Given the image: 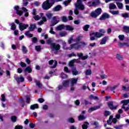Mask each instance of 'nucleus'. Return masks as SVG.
Returning <instances> with one entry per match:
<instances>
[{"label":"nucleus","instance_id":"nucleus-55","mask_svg":"<svg viewBox=\"0 0 129 129\" xmlns=\"http://www.w3.org/2000/svg\"><path fill=\"white\" fill-rule=\"evenodd\" d=\"M118 38L120 41H123V40H124V35H119Z\"/></svg>","mask_w":129,"mask_h":129},{"label":"nucleus","instance_id":"nucleus-36","mask_svg":"<svg viewBox=\"0 0 129 129\" xmlns=\"http://www.w3.org/2000/svg\"><path fill=\"white\" fill-rule=\"evenodd\" d=\"M25 35L27 36L28 38H32L33 37V34L30 33V32L27 31L25 33Z\"/></svg>","mask_w":129,"mask_h":129},{"label":"nucleus","instance_id":"nucleus-6","mask_svg":"<svg viewBox=\"0 0 129 129\" xmlns=\"http://www.w3.org/2000/svg\"><path fill=\"white\" fill-rule=\"evenodd\" d=\"M102 12V10L101 9V8H98L95 10V11L92 12L90 16L92 17V18H96L98 17V16L101 14Z\"/></svg>","mask_w":129,"mask_h":129},{"label":"nucleus","instance_id":"nucleus-41","mask_svg":"<svg viewBox=\"0 0 129 129\" xmlns=\"http://www.w3.org/2000/svg\"><path fill=\"white\" fill-rule=\"evenodd\" d=\"M10 26L11 27V30H13V31H15L16 30L17 26H16V24L15 23H12L10 24Z\"/></svg>","mask_w":129,"mask_h":129},{"label":"nucleus","instance_id":"nucleus-25","mask_svg":"<svg viewBox=\"0 0 129 129\" xmlns=\"http://www.w3.org/2000/svg\"><path fill=\"white\" fill-rule=\"evenodd\" d=\"M22 10L23 12H24V13H25V17H29V13H28V9H26V8L25 7H23L22 8Z\"/></svg>","mask_w":129,"mask_h":129},{"label":"nucleus","instance_id":"nucleus-15","mask_svg":"<svg viewBox=\"0 0 129 129\" xmlns=\"http://www.w3.org/2000/svg\"><path fill=\"white\" fill-rule=\"evenodd\" d=\"M48 64L49 65L54 64L53 66L51 67V68H56V66H57V61L56 60H50L49 61Z\"/></svg>","mask_w":129,"mask_h":129},{"label":"nucleus","instance_id":"nucleus-16","mask_svg":"<svg viewBox=\"0 0 129 129\" xmlns=\"http://www.w3.org/2000/svg\"><path fill=\"white\" fill-rule=\"evenodd\" d=\"M71 81V86H73L75 84L77 83L78 81V78H72L70 80Z\"/></svg>","mask_w":129,"mask_h":129},{"label":"nucleus","instance_id":"nucleus-11","mask_svg":"<svg viewBox=\"0 0 129 129\" xmlns=\"http://www.w3.org/2000/svg\"><path fill=\"white\" fill-rule=\"evenodd\" d=\"M14 78L18 82V84H20V82H24L25 81V78L23 76H20V77H18V75L17 74L14 75Z\"/></svg>","mask_w":129,"mask_h":129},{"label":"nucleus","instance_id":"nucleus-12","mask_svg":"<svg viewBox=\"0 0 129 129\" xmlns=\"http://www.w3.org/2000/svg\"><path fill=\"white\" fill-rule=\"evenodd\" d=\"M59 17L58 16H54L51 20L52 24L51 25V27H53L55 26V25H56V24H58L59 23Z\"/></svg>","mask_w":129,"mask_h":129},{"label":"nucleus","instance_id":"nucleus-32","mask_svg":"<svg viewBox=\"0 0 129 129\" xmlns=\"http://www.w3.org/2000/svg\"><path fill=\"white\" fill-rule=\"evenodd\" d=\"M69 82L70 81L69 80H67V81H64L62 82V85L64 87H67V86H68V85H69Z\"/></svg>","mask_w":129,"mask_h":129},{"label":"nucleus","instance_id":"nucleus-31","mask_svg":"<svg viewBox=\"0 0 129 129\" xmlns=\"http://www.w3.org/2000/svg\"><path fill=\"white\" fill-rule=\"evenodd\" d=\"M24 72L26 73V72H28V73H31L32 72V68L30 67H27L26 68V69L24 70Z\"/></svg>","mask_w":129,"mask_h":129},{"label":"nucleus","instance_id":"nucleus-64","mask_svg":"<svg viewBox=\"0 0 129 129\" xmlns=\"http://www.w3.org/2000/svg\"><path fill=\"white\" fill-rule=\"evenodd\" d=\"M15 129H23V126L16 125Z\"/></svg>","mask_w":129,"mask_h":129},{"label":"nucleus","instance_id":"nucleus-14","mask_svg":"<svg viewBox=\"0 0 129 129\" xmlns=\"http://www.w3.org/2000/svg\"><path fill=\"white\" fill-rule=\"evenodd\" d=\"M14 10L16 11V14L17 15H19V16H22L23 15V11L22 10H19V7L18 6H15L14 7Z\"/></svg>","mask_w":129,"mask_h":129},{"label":"nucleus","instance_id":"nucleus-24","mask_svg":"<svg viewBox=\"0 0 129 129\" xmlns=\"http://www.w3.org/2000/svg\"><path fill=\"white\" fill-rule=\"evenodd\" d=\"M35 84L36 86H38V88H42V87H43V85H42L40 81L36 80Z\"/></svg>","mask_w":129,"mask_h":129},{"label":"nucleus","instance_id":"nucleus-60","mask_svg":"<svg viewBox=\"0 0 129 129\" xmlns=\"http://www.w3.org/2000/svg\"><path fill=\"white\" fill-rule=\"evenodd\" d=\"M70 3H71V1H64L63 2V5L66 7H67V6H68L69 4H70Z\"/></svg>","mask_w":129,"mask_h":129},{"label":"nucleus","instance_id":"nucleus-63","mask_svg":"<svg viewBox=\"0 0 129 129\" xmlns=\"http://www.w3.org/2000/svg\"><path fill=\"white\" fill-rule=\"evenodd\" d=\"M30 100H31V98H30V96H26V102L27 103H30Z\"/></svg>","mask_w":129,"mask_h":129},{"label":"nucleus","instance_id":"nucleus-13","mask_svg":"<svg viewBox=\"0 0 129 129\" xmlns=\"http://www.w3.org/2000/svg\"><path fill=\"white\" fill-rule=\"evenodd\" d=\"M27 28H29V25L22 23L19 24V29L20 31H24V30H26Z\"/></svg>","mask_w":129,"mask_h":129},{"label":"nucleus","instance_id":"nucleus-22","mask_svg":"<svg viewBox=\"0 0 129 129\" xmlns=\"http://www.w3.org/2000/svg\"><path fill=\"white\" fill-rule=\"evenodd\" d=\"M64 30H66L67 31H73L74 28L72 26L64 25Z\"/></svg>","mask_w":129,"mask_h":129},{"label":"nucleus","instance_id":"nucleus-20","mask_svg":"<svg viewBox=\"0 0 129 129\" xmlns=\"http://www.w3.org/2000/svg\"><path fill=\"white\" fill-rule=\"evenodd\" d=\"M62 10V7L60 5H57L54 8H53L52 11L53 12H59Z\"/></svg>","mask_w":129,"mask_h":129},{"label":"nucleus","instance_id":"nucleus-35","mask_svg":"<svg viewBox=\"0 0 129 129\" xmlns=\"http://www.w3.org/2000/svg\"><path fill=\"white\" fill-rule=\"evenodd\" d=\"M121 103H123V106H124V105H127L129 103V99L122 100L121 101Z\"/></svg>","mask_w":129,"mask_h":129},{"label":"nucleus","instance_id":"nucleus-53","mask_svg":"<svg viewBox=\"0 0 129 129\" xmlns=\"http://www.w3.org/2000/svg\"><path fill=\"white\" fill-rule=\"evenodd\" d=\"M61 19H62V22H63V23H66L67 22V21H68L67 17H66L65 16L62 17Z\"/></svg>","mask_w":129,"mask_h":129},{"label":"nucleus","instance_id":"nucleus-27","mask_svg":"<svg viewBox=\"0 0 129 129\" xmlns=\"http://www.w3.org/2000/svg\"><path fill=\"white\" fill-rule=\"evenodd\" d=\"M35 108H39V105L38 104H34L30 106V109L34 110Z\"/></svg>","mask_w":129,"mask_h":129},{"label":"nucleus","instance_id":"nucleus-28","mask_svg":"<svg viewBox=\"0 0 129 129\" xmlns=\"http://www.w3.org/2000/svg\"><path fill=\"white\" fill-rule=\"evenodd\" d=\"M123 31L124 33H129V26H124L123 27Z\"/></svg>","mask_w":129,"mask_h":129},{"label":"nucleus","instance_id":"nucleus-19","mask_svg":"<svg viewBox=\"0 0 129 129\" xmlns=\"http://www.w3.org/2000/svg\"><path fill=\"white\" fill-rule=\"evenodd\" d=\"M108 105L110 109H116L117 106H113V103L112 102H108Z\"/></svg>","mask_w":129,"mask_h":129},{"label":"nucleus","instance_id":"nucleus-9","mask_svg":"<svg viewBox=\"0 0 129 129\" xmlns=\"http://www.w3.org/2000/svg\"><path fill=\"white\" fill-rule=\"evenodd\" d=\"M72 43H82V42H80V37H78L75 39L71 37L69 39V44H72Z\"/></svg>","mask_w":129,"mask_h":129},{"label":"nucleus","instance_id":"nucleus-21","mask_svg":"<svg viewBox=\"0 0 129 129\" xmlns=\"http://www.w3.org/2000/svg\"><path fill=\"white\" fill-rule=\"evenodd\" d=\"M108 39V36H105L101 40L100 45H104L106 44V41H107Z\"/></svg>","mask_w":129,"mask_h":129},{"label":"nucleus","instance_id":"nucleus-45","mask_svg":"<svg viewBox=\"0 0 129 129\" xmlns=\"http://www.w3.org/2000/svg\"><path fill=\"white\" fill-rule=\"evenodd\" d=\"M88 29H89V25H86L84 26L83 30L84 31H85V32H87V31H88Z\"/></svg>","mask_w":129,"mask_h":129},{"label":"nucleus","instance_id":"nucleus-3","mask_svg":"<svg viewBox=\"0 0 129 129\" xmlns=\"http://www.w3.org/2000/svg\"><path fill=\"white\" fill-rule=\"evenodd\" d=\"M55 4V1H45L42 5V8L43 10L47 11L49 9H51V7Z\"/></svg>","mask_w":129,"mask_h":129},{"label":"nucleus","instance_id":"nucleus-2","mask_svg":"<svg viewBox=\"0 0 129 129\" xmlns=\"http://www.w3.org/2000/svg\"><path fill=\"white\" fill-rule=\"evenodd\" d=\"M87 44L85 42H80V43H75L72 44L70 45L69 50H72V49H75V50H78L80 48H83L86 46Z\"/></svg>","mask_w":129,"mask_h":129},{"label":"nucleus","instance_id":"nucleus-33","mask_svg":"<svg viewBox=\"0 0 129 129\" xmlns=\"http://www.w3.org/2000/svg\"><path fill=\"white\" fill-rule=\"evenodd\" d=\"M109 8L110 10H114V9H116V6L113 3H111L109 5Z\"/></svg>","mask_w":129,"mask_h":129},{"label":"nucleus","instance_id":"nucleus-5","mask_svg":"<svg viewBox=\"0 0 129 129\" xmlns=\"http://www.w3.org/2000/svg\"><path fill=\"white\" fill-rule=\"evenodd\" d=\"M74 60L73 59L69 62V65L70 67H72V74L73 75H78L79 72L77 71L76 68L74 67Z\"/></svg>","mask_w":129,"mask_h":129},{"label":"nucleus","instance_id":"nucleus-39","mask_svg":"<svg viewBox=\"0 0 129 129\" xmlns=\"http://www.w3.org/2000/svg\"><path fill=\"white\" fill-rule=\"evenodd\" d=\"M67 35V32L66 31H62L59 33L60 37H65Z\"/></svg>","mask_w":129,"mask_h":129},{"label":"nucleus","instance_id":"nucleus-59","mask_svg":"<svg viewBox=\"0 0 129 129\" xmlns=\"http://www.w3.org/2000/svg\"><path fill=\"white\" fill-rule=\"evenodd\" d=\"M1 100L3 101V102H5L6 101V96H5L4 94L2 95L1 96Z\"/></svg>","mask_w":129,"mask_h":129},{"label":"nucleus","instance_id":"nucleus-50","mask_svg":"<svg viewBox=\"0 0 129 129\" xmlns=\"http://www.w3.org/2000/svg\"><path fill=\"white\" fill-rule=\"evenodd\" d=\"M121 16L123 18H124L125 19L126 18H128V13H122L121 14Z\"/></svg>","mask_w":129,"mask_h":129},{"label":"nucleus","instance_id":"nucleus-48","mask_svg":"<svg viewBox=\"0 0 129 129\" xmlns=\"http://www.w3.org/2000/svg\"><path fill=\"white\" fill-rule=\"evenodd\" d=\"M92 72H91V70H87L86 71V75H91Z\"/></svg>","mask_w":129,"mask_h":129},{"label":"nucleus","instance_id":"nucleus-38","mask_svg":"<svg viewBox=\"0 0 129 129\" xmlns=\"http://www.w3.org/2000/svg\"><path fill=\"white\" fill-rule=\"evenodd\" d=\"M62 46H63L62 48L64 50H69V48H70V47H68L66 46V42L65 41L62 42Z\"/></svg>","mask_w":129,"mask_h":129},{"label":"nucleus","instance_id":"nucleus-34","mask_svg":"<svg viewBox=\"0 0 129 129\" xmlns=\"http://www.w3.org/2000/svg\"><path fill=\"white\" fill-rule=\"evenodd\" d=\"M46 16L49 20H50V19H52V17H53V14L48 12L46 14Z\"/></svg>","mask_w":129,"mask_h":129},{"label":"nucleus","instance_id":"nucleus-46","mask_svg":"<svg viewBox=\"0 0 129 129\" xmlns=\"http://www.w3.org/2000/svg\"><path fill=\"white\" fill-rule=\"evenodd\" d=\"M116 57L118 60H122V59H123V58L122 57V55H121L118 54H116Z\"/></svg>","mask_w":129,"mask_h":129},{"label":"nucleus","instance_id":"nucleus-30","mask_svg":"<svg viewBox=\"0 0 129 129\" xmlns=\"http://www.w3.org/2000/svg\"><path fill=\"white\" fill-rule=\"evenodd\" d=\"M113 116L112 115H110L109 116V119L107 121V124H109V125H111V123L112 122H111V120H112V118H113Z\"/></svg>","mask_w":129,"mask_h":129},{"label":"nucleus","instance_id":"nucleus-4","mask_svg":"<svg viewBox=\"0 0 129 129\" xmlns=\"http://www.w3.org/2000/svg\"><path fill=\"white\" fill-rule=\"evenodd\" d=\"M90 35L91 41H94V40H96V39H98L102 37V34L100 33L99 32H96L95 33H91Z\"/></svg>","mask_w":129,"mask_h":129},{"label":"nucleus","instance_id":"nucleus-18","mask_svg":"<svg viewBox=\"0 0 129 129\" xmlns=\"http://www.w3.org/2000/svg\"><path fill=\"white\" fill-rule=\"evenodd\" d=\"M101 106H95L93 107H91L89 110H88V112L90 113L92 112V111H94V110H96L97 109H99V108H100Z\"/></svg>","mask_w":129,"mask_h":129},{"label":"nucleus","instance_id":"nucleus-57","mask_svg":"<svg viewBox=\"0 0 129 129\" xmlns=\"http://www.w3.org/2000/svg\"><path fill=\"white\" fill-rule=\"evenodd\" d=\"M104 115L105 116H108V115H110V112L108 111H105Z\"/></svg>","mask_w":129,"mask_h":129},{"label":"nucleus","instance_id":"nucleus-23","mask_svg":"<svg viewBox=\"0 0 129 129\" xmlns=\"http://www.w3.org/2000/svg\"><path fill=\"white\" fill-rule=\"evenodd\" d=\"M56 31H61V30H65V25H60L55 28Z\"/></svg>","mask_w":129,"mask_h":129},{"label":"nucleus","instance_id":"nucleus-37","mask_svg":"<svg viewBox=\"0 0 129 129\" xmlns=\"http://www.w3.org/2000/svg\"><path fill=\"white\" fill-rule=\"evenodd\" d=\"M116 5H117L118 9H119V10H122L123 5L122 3H119V2H117Z\"/></svg>","mask_w":129,"mask_h":129},{"label":"nucleus","instance_id":"nucleus-52","mask_svg":"<svg viewBox=\"0 0 129 129\" xmlns=\"http://www.w3.org/2000/svg\"><path fill=\"white\" fill-rule=\"evenodd\" d=\"M35 50L37 52H40V51H41V46H40V45L36 46H35Z\"/></svg>","mask_w":129,"mask_h":129},{"label":"nucleus","instance_id":"nucleus-7","mask_svg":"<svg viewBox=\"0 0 129 129\" xmlns=\"http://www.w3.org/2000/svg\"><path fill=\"white\" fill-rule=\"evenodd\" d=\"M75 6L76 9H78V10H80L81 11H83L85 9L81 1H77V3L75 4Z\"/></svg>","mask_w":129,"mask_h":129},{"label":"nucleus","instance_id":"nucleus-1","mask_svg":"<svg viewBox=\"0 0 129 129\" xmlns=\"http://www.w3.org/2000/svg\"><path fill=\"white\" fill-rule=\"evenodd\" d=\"M47 44H49L50 45V48L54 53V54H57L58 52H59V50H60V48H61V46L60 44H56L55 43H52V40L49 39L47 41Z\"/></svg>","mask_w":129,"mask_h":129},{"label":"nucleus","instance_id":"nucleus-40","mask_svg":"<svg viewBox=\"0 0 129 129\" xmlns=\"http://www.w3.org/2000/svg\"><path fill=\"white\" fill-rule=\"evenodd\" d=\"M92 124H93V125H95L96 128H97L99 126V123L96 121H93L92 122Z\"/></svg>","mask_w":129,"mask_h":129},{"label":"nucleus","instance_id":"nucleus-47","mask_svg":"<svg viewBox=\"0 0 129 129\" xmlns=\"http://www.w3.org/2000/svg\"><path fill=\"white\" fill-rule=\"evenodd\" d=\"M68 56L69 58H71V57H76L77 55H76L74 52H72V53L68 54Z\"/></svg>","mask_w":129,"mask_h":129},{"label":"nucleus","instance_id":"nucleus-44","mask_svg":"<svg viewBox=\"0 0 129 129\" xmlns=\"http://www.w3.org/2000/svg\"><path fill=\"white\" fill-rule=\"evenodd\" d=\"M99 32H100V34H102V36H104L105 30L103 29H101L99 30Z\"/></svg>","mask_w":129,"mask_h":129},{"label":"nucleus","instance_id":"nucleus-61","mask_svg":"<svg viewBox=\"0 0 129 129\" xmlns=\"http://www.w3.org/2000/svg\"><path fill=\"white\" fill-rule=\"evenodd\" d=\"M49 33L50 34H52V35H55L56 34V33H55V32L54 31H53V28L52 27L50 28Z\"/></svg>","mask_w":129,"mask_h":129},{"label":"nucleus","instance_id":"nucleus-51","mask_svg":"<svg viewBox=\"0 0 129 129\" xmlns=\"http://www.w3.org/2000/svg\"><path fill=\"white\" fill-rule=\"evenodd\" d=\"M60 78H61V79H64V78H67V75L63 73H61V74L60 76Z\"/></svg>","mask_w":129,"mask_h":129},{"label":"nucleus","instance_id":"nucleus-62","mask_svg":"<svg viewBox=\"0 0 129 129\" xmlns=\"http://www.w3.org/2000/svg\"><path fill=\"white\" fill-rule=\"evenodd\" d=\"M20 66H21V67H23V68L27 67V64H26V63L22 61L20 62Z\"/></svg>","mask_w":129,"mask_h":129},{"label":"nucleus","instance_id":"nucleus-54","mask_svg":"<svg viewBox=\"0 0 129 129\" xmlns=\"http://www.w3.org/2000/svg\"><path fill=\"white\" fill-rule=\"evenodd\" d=\"M116 88H117V86H114L110 89V90L111 91H113V93H115V91H114V90H115Z\"/></svg>","mask_w":129,"mask_h":129},{"label":"nucleus","instance_id":"nucleus-42","mask_svg":"<svg viewBox=\"0 0 129 129\" xmlns=\"http://www.w3.org/2000/svg\"><path fill=\"white\" fill-rule=\"evenodd\" d=\"M87 124H89V123H88V122H85V124L82 125V128L83 129H87V128H88V126L87 125Z\"/></svg>","mask_w":129,"mask_h":129},{"label":"nucleus","instance_id":"nucleus-29","mask_svg":"<svg viewBox=\"0 0 129 129\" xmlns=\"http://www.w3.org/2000/svg\"><path fill=\"white\" fill-rule=\"evenodd\" d=\"M21 50L23 53V54H27V52H28V49H27V47L25 46H22Z\"/></svg>","mask_w":129,"mask_h":129},{"label":"nucleus","instance_id":"nucleus-8","mask_svg":"<svg viewBox=\"0 0 129 129\" xmlns=\"http://www.w3.org/2000/svg\"><path fill=\"white\" fill-rule=\"evenodd\" d=\"M32 15H33V18L35 21H38V20H40L42 17H43L44 14L40 13L39 15H36V9H33L32 12Z\"/></svg>","mask_w":129,"mask_h":129},{"label":"nucleus","instance_id":"nucleus-26","mask_svg":"<svg viewBox=\"0 0 129 129\" xmlns=\"http://www.w3.org/2000/svg\"><path fill=\"white\" fill-rule=\"evenodd\" d=\"M29 29L30 31H34L36 29V24H30Z\"/></svg>","mask_w":129,"mask_h":129},{"label":"nucleus","instance_id":"nucleus-10","mask_svg":"<svg viewBox=\"0 0 129 129\" xmlns=\"http://www.w3.org/2000/svg\"><path fill=\"white\" fill-rule=\"evenodd\" d=\"M100 4V1H90L88 3V6L89 7H96V6H98Z\"/></svg>","mask_w":129,"mask_h":129},{"label":"nucleus","instance_id":"nucleus-43","mask_svg":"<svg viewBox=\"0 0 129 129\" xmlns=\"http://www.w3.org/2000/svg\"><path fill=\"white\" fill-rule=\"evenodd\" d=\"M109 12L112 14V15H118L119 14V12L118 11H112V10H110Z\"/></svg>","mask_w":129,"mask_h":129},{"label":"nucleus","instance_id":"nucleus-56","mask_svg":"<svg viewBox=\"0 0 129 129\" xmlns=\"http://www.w3.org/2000/svg\"><path fill=\"white\" fill-rule=\"evenodd\" d=\"M11 120H12L13 122H16L17 120V117H16V116H11Z\"/></svg>","mask_w":129,"mask_h":129},{"label":"nucleus","instance_id":"nucleus-58","mask_svg":"<svg viewBox=\"0 0 129 129\" xmlns=\"http://www.w3.org/2000/svg\"><path fill=\"white\" fill-rule=\"evenodd\" d=\"M77 55L80 59H82V57H83V53L82 52L81 53H77Z\"/></svg>","mask_w":129,"mask_h":129},{"label":"nucleus","instance_id":"nucleus-17","mask_svg":"<svg viewBox=\"0 0 129 129\" xmlns=\"http://www.w3.org/2000/svg\"><path fill=\"white\" fill-rule=\"evenodd\" d=\"M109 18V15L108 14L105 13L102 14V15L101 16L100 18V20H105V19H108Z\"/></svg>","mask_w":129,"mask_h":129},{"label":"nucleus","instance_id":"nucleus-49","mask_svg":"<svg viewBox=\"0 0 129 129\" xmlns=\"http://www.w3.org/2000/svg\"><path fill=\"white\" fill-rule=\"evenodd\" d=\"M79 120H83V119H85L86 117H85L84 115H80L79 117Z\"/></svg>","mask_w":129,"mask_h":129}]
</instances>
